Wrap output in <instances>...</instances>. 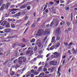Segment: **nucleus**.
Returning <instances> with one entry per match:
<instances>
[{
    "label": "nucleus",
    "mask_w": 77,
    "mask_h": 77,
    "mask_svg": "<svg viewBox=\"0 0 77 77\" xmlns=\"http://www.w3.org/2000/svg\"><path fill=\"white\" fill-rule=\"evenodd\" d=\"M43 34V30L42 29H39L36 34V36H41Z\"/></svg>",
    "instance_id": "obj_1"
},
{
    "label": "nucleus",
    "mask_w": 77,
    "mask_h": 77,
    "mask_svg": "<svg viewBox=\"0 0 77 77\" xmlns=\"http://www.w3.org/2000/svg\"><path fill=\"white\" fill-rule=\"evenodd\" d=\"M50 65H53V66H55L56 64H57V61H51L49 63Z\"/></svg>",
    "instance_id": "obj_2"
},
{
    "label": "nucleus",
    "mask_w": 77,
    "mask_h": 77,
    "mask_svg": "<svg viewBox=\"0 0 77 77\" xmlns=\"http://www.w3.org/2000/svg\"><path fill=\"white\" fill-rule=\"evenodd\" d=\"M33 51L32 50H31V51L30 50H28L27 51L26 54H29V56H31L32 54H33Z\"/></svg>",
    "instance_id": "obj_3"
},
{
    "label": "nucleus",
    "mask_w": 77,
    "mask_h": 77,
    "mask_svg": "<svg viewBox=\"0 0 77 77\" xmlns=\"http://www.w3.org/2000/svg\"><path fill=\"white\" fill-rule=\"evenodd\" d=\"M61 32V31H60V29L59 28L57 29V30L56 31L55 33L56 35H59V34Z\"/></svg>",
    "instance_id": "obj_4"
},
{
    "label": "nucleus",
    "mask_w": 77,
    "mask_h": 77,
    "mask_svg": "<svg viewBox=\"0 0 77 77\" xmlns=\"http://www.w3.org/2000/svg\"><path fill=\"white\" fill-rule=\"evenodd\" d=\"M53 21H56L55 23V26L56 27H57L58 26V24H59V20L58 19H53Z\"/></svg>",
    "instance_id": "obj_5"
},
{
    "label": "nucleus",
    "mask_w": 77,
    "mask_h": 77,
    "mask_svg": "<svg viewBox=\"0 0 77 77\" xmlns=\"http://www.w3.org/2000/svg\"><path fill=\"white\" fill-rule=\"evenodd\" d=\"M54 68H50L48 69V71L50 72H53L54 71Z\"/></svg>",
    "instance_id": "obj_6"
},
{
    "label": "nucleus",
    "mask_w": 77,
    "mask_h": 77,
    "mask_svg": "<svg viewBox=\"0 0 77 77\" xmlns=\"http://www.w3.org/2000/svg\"><path fill=\"white\" fill-rule=\"evenodd\" d=\"M11 30H12V29H5V33H8L10 32Z\"/></svg>",
    "instance_id": "obj_7"
},
{
    "label": "nucleus",
    "mask_w": 77,
    "mask_h": 77,
    "mask_svg": "<svg viewBox=\"0 0 77 77\" xmlns=\"http://www.w3.org/2000/svg\"><path fill=\"white\" fill-rule=\"evenodd\" d=\"M10 5H11V3L10 2H8L5 5V9H8V8L9 7V6H10Z\"/></svg>",
    "instance_id": "obj_8"
},
{
    "label": "nucleus",
    "mask_w": 77,
    "mask_h": 77,
    "mask_svg": "<svg viewBox=\"0 0 77 77\" xmlns=\"http://www.w3.org/2000/svg\"><path fill=\"white\" fill-rule=\"evenodd\" d=\"M21 15V12H19L18 13H17L16 14H15L13 15V17H18V16H20V15Z\"/></svg>",
    "instance_id": "obj_9"
},
{
    "label": "nucleus",
    "mask_w": 77,
    "mask_h": 77,
    "mask_svg": "<svg viewBox=\"0 0 77 77\" xmlns=\"http://www.w3.org/2000/svg\"><path fill=\"white\" fill-rule=\"evenodd\" d=\"M62 65H60V66L59 67L58 69V73L59 74V76H60V75H61V74L60 72H59V71H60V66H61Z\"/></svg>",
    "instance_id": "obj_10"
},
{
    "label": "nucleus",
    "mask_w": 77,
    "mask_h": 77,
    "mask_svg": "<svg viewBox=\"0 0 77 77\" xmlns=\"http://www.w3.org/2000/svg\"><path fill=\"white\" fill-rule=\"evenodd\" d=\"M45 33L46 34V35L49 34V33H50V30L48 29H46L45 31Z\"/></svg>",
    "instance_id": "obj_11"
},
{
    "label": "nucleus",
    "mask_w": 77,
    "mask_h": 77,
    "mask_svg": "<svg viewBox=\"0 0 77 77\" xmlns=\"http://www.w3.org/2000/svg\"><path fill=\"white\" fill-rule=\"evenodd\" d=\"M6 23H7V22H6V21H3L2 22L1 25L2 26H5V25H6Z\"/></svg>",
    "instance_id": "obj_12"
},
{
    "label": "nucleus",
    "mask_w": 77,
    "mask_h": 77,
    "mask_svg": "<svg viewBox=\"0 0 77 77\" xmlns=\"http://www.w3.org/2000/svg\"><path fill=\"white\" fill-rule=\"evenodd\" d=\"M60 43H57L55 45H54L55 48H58L60 46Z\"/></svg>",
    "instance_id": "obj_13"
},
{
    "label": "nucleus",
    "mask_w": 77,
    "mask_h": 77,
    "mask_svg": "<svg viewBox=\"0 0 77 77\" xmlns=\"http://www.w3.org/2000/svg\"><path fill=\"white\" fill-rule=\"evenodd\" d=\"M5 6V5L3 4L1 7L0 8V11H2L3 9H4V7Z\"/></svg>",
    "instance_id": "obj_14"
},
{
    "label": "nucleus",
    "mask_w": 77,
    "mask_h": 77,
    "mask_svg": "<svg viewBox=\"0 0 77 77\" xmlns=\"http://www.w3.org/2000/svg\"><path fill=\"white\" fill-rule=\"evenodd\" d=\"M42 68H43L42 66H41L39 67L38 69V72H40V71H41L42 70Z\"/></svg>",
    "instance_id": "obj_15"
},
{
    "label": "nucleus",
    "mask_w": 77,
    "mask_h": 77,
    "mask_svg": "<svg viewBox=\"0 0 77 77\" xmlns=\"http://www.w3.org/2000/svg\"><path fill=\"white\" fill-rule=\"evenodd\" d=\"M36 41V40L35 38H32L30 40V42L31 43H34Z\"/></svg>",
    "instance_id": "obj_16"
},
{
    "label": "nucleus",
    "mask_w": 77,
    "mask_h": 77,
    "mask_svg": "<svg viewBox=\"0 0 77 77\" xmlns=\"http://www.w3.org/2000/svg\"><path fill=\"white\" fill-rule=\"evenodd\" d=\"M29 19V17L27 16H25L24 17V20L25 21H26L27 20Z\"/></svg>",
    "instance_id": "obj_17"
},
{
    "label": "nucleus",
    "mask_w": 77,
    "mask_h": 77,
    "mask_svg": "<svg viewBox=\"0 0 77 77\" xmlns=\"http://www.w3.org/2000/svg\"><path fill=\"white\" fill-rule=\"evenodd\" d=\"M36 44H37V45L38 47H41V45H42L41 43L39 42H38L37 43V42H36Z\"/></svg>",
    "instance_id": "obj_18"
},
{
    "label": "nucleus",
    "mask_w": 77,
    "mask_h": 77,
    "mask_svg": "<svg viewBox=\"0 0 77 77\" xmlns=\"http://www.w3.org/2000/svg\"><path fill=\"white\" fill-rule=\"evenodd\" d=\"M44 75V72H42L39 75L38 77H43Z\"/></svg>",
    "instance_id": "obj_19"
},
{
    "label": "nucleus",
    "mask_w": 77,
    "mask_h": 77,
    "mask_svg": "<svg viewBox=\"0 0 77 77\" xmlns=\"http://www.w3.org/2000/svg\"><path fill=\"white\" fill-rule=\"evenodd\" d=\"M54 48H56L54 45H53L50 48V50H54Z\"/></svg>",
    "instance_id": "obj_20"
},
{
    "label": "nucleus",
    "mask_w": 77,
    "mask_h": 77,
    "mask_svg": "<svg viewBox=\"0 0 77 77\" xmlns=\"http://www.w3.org/2000/svg\"><path fill=\"white\" fill-rule=\"evenodd\" d=\"M5 27L6 28H8V27H10V24L9 23H7L5 26Z\"/></svg>",
    "instance_id": "obj_21"
},
{
    "label": "nucleus",
    "mask_w": 77,
    "mask_h": 77,
    "mask_svg": "<svg viewBox=\"0 0 77 77\" xmlns=\"http://www.w3.org/2000/svg\"><path fill=\"white\" fill-rule=\"evenodd\" d=\"M26 5H23L20 7V9H23L25 8L26 7Z\"/></svg>",
    "instance_id": "obj_22"
},
{
    "label": "nucleus",
    "mask_w": 77,
    "mask_h": 77,
    "mask_svg": "<svg viewBox=\"0 0 77 77\" xmlns=\"http://www.w3.org/2000/svg\"><path fill=\"white\" fill-rule=\"evenodd\" d=\"M54 40H55V37L54 36H53L52 38L51 42L53 43L54 42Z\"/></svg>",
    "instance_id": "obj_23"
},
{
    "label": "nucleus",
    "mask_w": 77,
    "mask_h": 77,
    "mask_svg": "<svg viewBox=\"0 0 77 77\" xmlns=\"http://www.w3.org/2000/svg\"><path fill=\"white\" fill-rule=\"evenodd\" d=\"M39 73V72H37L36 71H35L33 72V74L34 75H37V74H38Z\"/></svg>",
    "instance_id": "obj_24"
},
{
    "label": "nucleus",
    "mask_w": 77,
    "mask_h": 77,
    "mask_svg": "<svg viewBox=\"0 0 77 77\" xmlns=\"http://www.w3.org/2000/svg\"><path fill=\"white\" fill-rule=\"evenodd\" d=\"M43 68V71L44 72H45V71H47V68H45V67H44Z\"/></svg>",
    "instance_id": "obj_25"
},
{
    "label": "nucleus",
    "mask_w": 77,
    "mask_h": 77,
    "mask_svg": "<svg viewBox=\"0 0 77 77\" xmlns=\"http://www.w3.org/2000/svg\"><path fill=\"white\" fill-rule=\"evenodd\" d=\"M53 25H54V22H53V21H52L51 23L50 27H52V26H53Z\"/></svg>",
    "instance_id": "obj_26"
},
{
    "label": "nucleus",
    "mask_w": 77,
    "mask_h": 77,
    "mask_svg": "<svg viewBox=\"0 0 77 77\" xmlns=\"http://www.w3.org/2000/svg\"><path fill=\"white\" fill-rule=\"evenodd\" d=\"M60 39V37L59 36H56V40L57 41H59Z\"/></svg>",
    "instance_id": "obj_27"
},
{
    "label": "nucleus",
    "mask_w": 77,
    "mask_h": 77,
    "mask_svg": "<svg viewBox=\"0 0 77 77\" xmlns=\"http://www.w3.org/2000/svg\"><path fill=\"white\" fill-rule=\"evenodd\" d=\"M11 27L12 28H14L15 27V26L14 24H11Z\"/></svg>",
    "instance_id": "obj_28"
},
{
    "label": "nucleus",
    "mask_w": 77,
    "mask_h": 77,
    "mask_svg": "<svg viewBox=\"0 0 77 77\" xmlns=\"http://www.w3.org/2000/svg\"><path fill=\"white\" fill-rule=\"evenodd\" d=\"M37 49H38V46H35L34 48V51H36L37 50Z\"/></svg>",
    "instance_id": "obj_29"
},
{
    "label": "nucleus",
    "mask_w": 77,
    "mask_h": 77,
    "mask_svg": "<svg viewBox=\"0 0 77 77\" xmlns=\"http://www.w3.org/2000/svg\"><path fill=\"white\" fill-rule=\"evenodd\" d=\"M3 3H4V1L3 0H1L0 1V3L1 4V5H2Z\"/></svg>",
    "instance_id": "obj_30"
},
{
    "label": "nucleus",
    "mask_w": 77,
    "mask_h": 77,
    "mask_svg": "<svg viewBox=\"0 0 77 77\" xmlns=\"http://www.w3.org/2000/svg\"><path fill=\"white\" fill-rule=\"evenodd\" d=\"M14 74H15V72L13 71H12L11 72V75L12 76V75H14Z\"/></svg>",
    "instance_id": "obj_31"
},
{
    "label": "nucleus",
    "mask_w": 77,
    "mask_h": 77,
    "mask_svg": "<svg viewBox=\"0 0 77 77\" xmlns=\"http://www.w3.org/2000/svg\"><path fill=\"white\" fill-rule=\"evenodd\" d=\"M23 58H24V57H19L18 58V59L19 60H21V59H23Z\"/></svg>",
    "instance_id": "obj_32"
},
{
    "label": "nucleus",
    "mask_w": 77,
    "mask_h": 77,
    "mask_svg": "<svg viewBox=\"0 0 77 77\" xmlns=\"http://www.w3.org/2000/svg\"><path fill=\"white\" fill-rule=\"evenodd\" d=\"M27 48H25V49H22L21 50V52H23V51H24V50H26V49H27Z\"/></svg>",
    "instance_id": "obj_33"
},
{
    "label": "nucleus",
    "mask_w": 77,
    "mask_h": 77,
    "mask_svg": "<svg viewBox=\"0 0 77 77\" xmlns=\"http://www.w3.org/2000/svg\"><path fill=\"white\" fill-rule=\"evenodd\" d=\"M35 23H33L31 26V27H35Z\"/></svg>",
    "instance_id": "obj_34"
},
{
    "label": "nucleus",
    "mask_w": 77,
    "mask_h": 77,
    "mask_svg": "<svg viewBox=\"0 0 77 77\" xmlns=\"http://www.w3.org/2000/svg\"><path fill=\"white\" fill-rule=\"evenodd\" d=\"M64 45H66V46H68V43H64Z\"/></svg>",
    "instance_id": "obj_35"
},
{
    "label": "nucleus",
    "mask_w": 77,
    "mask_h": 77,
    "mask_svg": "<svg viewBox=\"0 0 77 77\" xmlns=\"http://www.w3.org/2000/svg\"><path fill=\"white\" fill-rule=\"evenodd\" d=\"M77 50H76V51H75L74 52H73V54H77Z\"/></svg>",
    "instance_id": "obj_36"
},
{
    "label": "nucleus",
    "mask_w": 77,
    "mask_h": 77,
    "mask_svg": "<svg viewBox=\"0 0 77 77\" xmlns=\"http://www.w3.org/2000/svg\"><path fill=\"white\" fill-rule=\"evenodd\" d=\"M66 23L68 26H69V25H70V23H69V22H67Z\"/></svg>",
    "instance_id": "obj_37"
},
{
    "label": "nucleus",
    "mask_w": 77,
    "mask_h": 77,
    "mask_svg": "<svg viewBox=\"0 0 77 77\" xmlns=\"http://www.w3.org/2000/svg\"><path fill=\"white\" fill-rule=\"evenodd\" d=\"M30 6H27V9H28V10H30Z\"/></svg>",
    "instance_id": "obj_38"
},
{
    "label": "nucleus",
    "mask_w": 77,
    "mask_h": 77,
    "mask_svg": "<svg viewBox=\"0 0 77 77\" xmlns=\"http://www.w3.org/2000/svg\"><path fill=\"white\" fill-rule=\"evenodd\" d=\"M48 65V63H46L44 67H45V68H46V67H47V66Z\"/></svg>",
    "instance_id": "obj_39"
},
{
    "label": "nucleus",
    "mask_w": 77,
    "mask_h": 77,
    "mask_svg": "<svg viewBox=\"0 0 77 77\" xmlns=\"http://www.w3.org/2000/svg\"><path fill=\"white\" fill-rule=\"evenodd\" d=\"M23 14H26V10H25V11H23Z\"/></svg>",
    "instance_id": "obj_40"
},
{
    "label": "nucleus",
    "mask_w": 77,
    "mask_h": 77,
    "mask_svg": "<svg viewBox=\"0 0 77 77\" xmlns=\"http://www.w3.org/2000/svg\"><path fill=\"white\" fill-rule=\"evenodd\" d=\"M60 54L59 53H58V52H57V54L56 55L57 57H58L59 56Z\"/></svg>",
    "instance_id": "obj_41"
},
{
    "label": "nucleus",
    "mask_w": 77,
    "mask_h": 77,
    "mask_svg": "<svg viewBox=\"0 0 77 77\" xmlns=\"http://www.w3.org/2000/svg\"><path fill=\"white\" fill-rule=\"evenodd\" d=\"M50 53H49L47 55H46V57H49L50 56Z\"/></svg>",
    "instance_id": "obj_42"
},
{
    "label": "nucleus",
    "mask_w": 77,
    "mask_h": 77,
    "mask_svg": "<svg viewBox=\"0 0 77 77\" xmlns=\"http://www.w3.org/2000/svg\"><path fill=\"white\" fill-rule=\"evenodd\" d=\"M50 5H53V4H54V3H53V2H50Z\"/></svg>",
    "instance_id": "obj_43"
},
{
    "label": "nucleus",
    "mask_w": 77,
    "mask_h": 77,
    "mask_svg": "<svg viewBox=\"0 0 77 77\" xmlns=\"http://www.w3.org/2000/svg\"><path fill=\"white\" fill-rule=\"evenodd\" d=\"M73 43H70L69 44V45L70 47H71Z\"/></svg>",
    "instance_id": "obj_44"
},
{
    "label": "nucleus",
    "mask_w": 77,
    "mask_h": 77,
    "mask_svg": "<svg viewBox=\"0 0 77 77\" xmlns=\"http://www.w3.org/2000/svg\"><path fill=\"white\" fill-rule=\"evenodd\" d=\"M66 11H69V7H67L66 8Z\"/></svg>",
    "instance_id": "obj_45"
},
{
    "label": "nucleus",
    "mask_w": 77,
    "mask_h": 77,
    "mask_svg": "<svg viewBox=\"0 0 77 77\" xmlns=\"http://www.w3.org/2000/svg\"><path fill=\"white\" fill-rule=\"evenodd\" d=\"M31 73H33V72H34V70L33 69H32L31 71Z\"/></svg>",
    "instance_id": "obj_46"
},
{
    "label": "nucleus",
    "mask_w": 77,
    "mask_h": 77,
    "mask_svg": "<svg viewBox=\"0 0 77 77\" xmlns=\"http://www.w3.org/2000/svg\"><path fill=\"white\" fill-rule=\"evenodd\" d=\"M65 63V60H64L63 61V64H64V63Z\"/></svg>",
    "instance_id": "obj_47"
},
{
    "label": "nucleus",
    "mask_w": 77,
    "mask_h": 77,
    "mask_svg": "<svg viewBox=\"0 0 77 77\" xmlns=\"http://www.w3.org/2000/svg\"><path fill=\"white\" fill-rule=\"evenodd\" d=\"M45 12L47 13H48V10L46 9L45 11Z\"/></svg>",
    "instance_id": "obj_48"
},
{
    "label": "nucleus",
    "mask_w": 77,
    "mask_h": 77,
    "mask_svg": "<svg viewBox=\"0 0 77 77\" xmlns=\"http://www.w3.org/2000/svg\"><path fill=\"white\" fill-rule=\"evenodd\" d=\"M9 61L8 60H7V61H5V63H4V65H5V64H6L7 62H8Z\"/></svg>",
    "instance_id": "obj_49"
},
{
    "label": "nucleus",
    "mask_w": 77,
    "mask_h": 77,
    "mask_svg": "<svg viewBox=\"0 0 77 77\" xmlns=\"http://www.w3.org/2000/svg\"><path fill=\"white\" fill-rule=\"evenodd\" d=\"M17 60L16 59V60H14V63H16V62H17Z\"/></svg>",
    "instance_id": "obj_50"
},
{
    "label": "nucleus",
    "mask_w": 77,
    "mask_h": 77,
    "mask_svg": "<svg viewBox=\"0 0 77 77\" xmlns=\"http://www.w3.org/2000/svg\"><path fill=\"white\" fill-rule=\"evenodd\" d=\"M28 30V28H27L26 29L25 31L24 32V33H26L27 32V31Z\"/></svg>",
    "instance_id": "obj_51"
},
{
    "label": "nucleus",
    "mask_w": 77,
    "mask_h": 77,
    "mask_svg": "<svg viewBox=\"0 0 77 77\" xmlns=\"http://www.w3.org/2000/svg\"><path fill=\"white\" fill-rule=\"evenodd\" d=\"M59 2H60V1H59V0L57 1L56 2V3H57V4H59Z\"/></svg>",
    "instance_id": "obj_52"
},
{
    "label": "nucleus",
    "mask_w": 77,
    "mask_h": 77,
    "mask_svg": "<svg viewBox=\"0 0 77 77\" xmlns=\"http://www.w3.org/2000/svg\"><path fill=\"white\" fill-rule=\"evenodd\" d=\"M17 10L18 9H13L12 11H17Z\"/></svg>",
    "instance_id": "obj_53"
},
{
    "label": "nucleus",
    "mask_w": 77,
    "mask_h": 77,
    "mask_svg": "<svg viewBox=\"0 0 77 77\" xmlns=\"http://www.w3.org/2000/svg\"><path fill=\"white\" fill-rule=\"evenodd\" d=\"M3 43L0 44V47H2L3 46Z\"/></svg>",
    "instance_id": "obj_54"
},
{
    "label": "nucleus",
    "mask_w": 77,
    "mask_h": 77,
    "mask_svg": "<svg viewBox=\"0 0 77 77\" xmlns=\"http://www.w3.org/2000/svg\"><path fill=\"white\" fill-rule=\"evenodd\" d=\"M12 14H15V11H13L11 12Z\"/></svg>",
    "instance_id": "obj_55"
},
{
    "label": "nucleus",
    "mask_w": 77,
    "mask_h": 77,
    "mask_svg": "<svg viewBox=\"0 0 77 77\" xmlns=\"http://www.w3.org/2000/svg\"><path fill=\"white\" fill-rule=\"evenodd\" d=\"M31 77H34V75L33 74H32L31 75Z\"/></svg>",
    "instance_id": "obj_56"
},
{
    "label": "nucleus",
    "mask_w": 77,
    "mask_h": 77,
    "mask_svg": "<svg viewBox=\"0 0 77 77\" xmlns=\"http://www.w3.org/2000/svg\"><path fill=\"white\" fill-rule=\"evenodd\" d=\"M57 53V52H55L54 53V55H56Z\"/></svg>",
    "instance_id": "obj_57"
},
{
    "label": "nucleus",
    "mask_w": 77,
    "mask_h": 77,
    "mask_svg": "<svg viewBox=\"0 0 77 77\" xmlns=\"http://www.w3.org/2000/svg\"><path fill=\"white\" fill-rule=\"evenodd\" d=\"M65 2V1H62L60 2L61 3H64Z\"/></svg>",
    "instance_id": "obj_58"
},
{
    "label": "nucleus",
    "mask_w": 77,
    "mask_h": 77,
    "mask_svg": "<svg viewBox=\"0 0 77 77\" xmlns=\"http://www.w3.org/2000/svg\"><path fill=\"white\" fill-rule=\"evenodd\" d=\"M14 5H11V8H13L14 7Z\"/></svg>",
    "instance_id": "obj_59"
},
{
    "label": "nucleus",
    "mask_w": 77,
    "mask_h": 77,
    "mask_svg": "<svg viewBox=\"0 0 77 77\" xmlns=\"http://www.w3.org/2000/svg\"><path fill=\"white\" fill-rule=\"evenodd\" d=\"M29 22H28L26 24V26H29Z\"/></svg>",
    "instance_id": "obj_60"
},
{
    "label": "nucleus",
    "mask_w": 77,
    "mask_h": 77,
    "mask_svg": "<svg viewBox=\"0 0 77 77\" xmlns=\"http://www.w3.org/2000/svg\"><path fill=\"white\" fill-rule=\"evenodd\" d=\"M65 57H66V56H63L62 57V58H63V59H65Z\"/></svg>",
    "instance_id": "obj_61"
},
{
    "label": "nucleus",
    "mask_w": 77,
    "mask_h": 77,
    "mask_svg": "<svg viewBox=\"0 0 77 77\" xmlns=\"http://www.w3.org/2000/svg\"><path fill=\"white\" fill-rule=\"evenodd\" d=\"M2 51H3V49H1V48H0V52Z\"/></svg>",
    "instance_id": "obj_62"
},
{
    "label": "nucleus",
    "mask_w": 77,
    "mask_h": 77,
    "mask_svg": "<svg viewBox=\"0 0 77 77\" xmlns=\"http://www.w3.org/2000/svg\"><path fill=\"white\" fill-rule=\"evenodd\" d=\"M3 29V27L2 26H0V29L2 30V29Z\"/></svg>",
    "instance_id": "obj_63"
},
{
    "label": "nucleus",
    "mask_w": 77,
    "mask_h": 77,
    "mask_svg": "<svg viewBox=\"0 0 77 77\" xmlns=\"http://www.w3.org/2000/svg\"><path fill=\"white\" fill-rule=\"evenodd\" d=\"M29 76H30V75L28 74V75H26V77H29Z\"/></svg>",
    "instance_id": "obj_64"
}]
</instances>
